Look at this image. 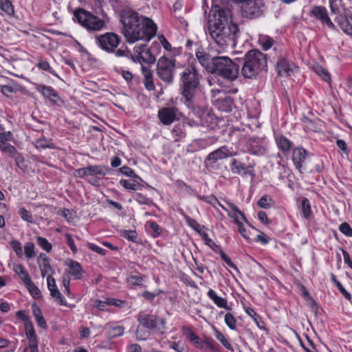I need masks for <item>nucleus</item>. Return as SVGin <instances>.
<instances>
[{
  "mask_svg": "<svg viewBox=\"0 0 352 352\" xmlns=\"http://www.w3.org/2000/svg\"><path fill=\"white\" fill-rule=\"evenodd\" d=\"M142 73L144 76L143 82L145 88L148 91H153L155 87L153 82V72L150 68L142 65Z\"/></svg>",
  "mask_w": 352,
  "mask_h": 352,
  "instance_id": "22",
  "label": "nucleus"
},
{
  "mask_svg": "<svg viewBox=\"0 0 352 352\" xmlns=\"http://www.w3.org/2000/svg\"><path fill=\"white\" fill-rule=\"evenodd\" d=\"M37 263L41 270L42 277L54 273V270L50 263V258L45 254H40L37 259Z\"/></svg>",
  "mask_w": 352,
  "mask_h": 352,
  "instance_id": "21",
  "label": "nucleus"
},
{
  "mask_svg": "<svg viewBox=\"0 0 352 352\" xmlns=\"http://www.w3.org/2000/svg\"><path fill=\"white\" fill-rule=\"evenodd\" d=\"M47 283L48 289L50 291L53 289L57 288L55 279L52 277V274H49L47 277Z\"/></svg>",
  "mask_w": 352,
  "mask_h": 352,
  "instance_id": "63",
  "label": "nucleus"
},
{
  "mask_svg": "<svg viewBox=\"0 0 352 352\" xmlns=\"http://www.w3.org/2000/svg\"><path fill=\"white\" fill-rule=\"evenodd\" d=\"M36 242L39 246H41L44 250L49 252L52 250V245L48 241L42 236H38L36 238Z\"/></svg>",
  "mask_w": 352,
  "mask_h": 352,
  "instance_id": "45",
  "label": "nucleus"
},
{
  "mask_svg": "<svg viewBox=\"0 0 352 352\" xmlns=\"http://www.w3.org/2000/svg\"><path fill=\"white\" fill-rule=\"evenodd\" d=\"M158 40L166 50L170 51L171 45L163 35L159 36Z\"/></svg>",
  "mask_w": 352,
  "mask_h": 352,
  "instance_id": "58",
  "label": "nucleus"
},
{
  "mask_svg": "<svg viewBox=\"0 0 352 352\" xmlns=\"http://www.w3.org/2000/svg\"><path fill=\"white\" fill-rule=\"evenodd\" d=\"M143 278L141 276L133 275L128 278V282L133 285H142Z\"/></svg>",
  "mask_w": 352,
  "mask_h": 352,
  "instance_id": "56",
  "label": "nucleus"
},
{
  "mask_svg": "<svg viewBox=\"0 0 352 352\" xmlns=\"http://www.w3.org/2000/svg\"><path fill=\"white\" fill-rule=\"evenodd\" d=\"M265 4L262 0H251L241 6V14L247 19H254L263 14Z\"/></svg>",
  "mask_w": 352,
  "mask_h": 352,
  "instance_id": "9",
  "label": "nucleus"
},
{
  "mask_svg": "<svg viewBox=\"0 0 352 352\" xmlns=\"http://www.w3.org/2000/svg\"><path fill=\"white\" fill-rule=\"evenodd\" d=\"M331 280L335 283L338 289L342 294V295L348 300H351V294L344 288L342 284L336 279L334 274H331Z\"/></svg>",
  "mask_w": 352,
  "mask_h": 352,
  "instance_id": "42",
  "label": "nucleus"
},
{
  "mask_svg": "<svg viewBox=\"0 0 352 352\" xmlns=\"http://www.w3.org/2000/svg\"><path fill=\"white\" fill-rule=\"evenodd\" d=\"M246 313L250 316L252 318V319L254 320V322L256 323L257 326L259 327V328H262V326L260 325L259 324V322H258V320H260V317L258 314H256V313L254 311V309H252V308H248L246 309Z\"/></svg>",
  "mask_w": 352,
  "mask_h": 352,
  "instance_id": "55",
  "label": "nucleus"
},
{
  "mask_svg": "<svg viewBox=\"0 0 352 352\" xmlns=\"http://www.w3.org/2000/svg\"><path fill=\"white\" fill-rule=\"evenodd\" d=\"M135 56H132L133 62H138L140 64L148 63L153 64L155 62V57L152 54L151 50L146 48V45H140L134 47Z\"/></svg>",
  "mask_w": 352,
  "mask_h": 352,
  "instance_id": "11",
  "label": "nucleus"
},
{
  "mask_svg": "<svg viewBox=\"0 0 352 352\" xmlns=\"http://www.w3.org/2000/svg\"><path fill=\"white\" fill-rule=\"evenodd\" d=\"M210 73L221 76L230 80H235L239 67L228 56H215Z\"/></svg>",
  "mask_w": 352,
  "mask_h": 352,
  "instance_id": "5",
  "label": "nucleus"
},
{
  "mask_svg": "<svg viewBox=\"0 0 352 352\" xmlns=\"http://www.w3.org/2000/svg\"><path fill=\"white\" fill-rule=\"evenodd\" d=\"M37 66L43 69V70H45V71H48L50 74L54 75V76H56V74L55 73V72L52 69V67L50 66V64L48 62L45 61V60H40L38 64H37Z\"/></svg>",
  "mask_w": 352,
  "mask_h": 352,
  "instance_id": "52",
  "label": "nucleus"
},
{
  "mask_svg": "<svg viewBox=\"0 0 352 352\" xmlns=\"http://www.w3.org/2000/svg\"><path fill=\"white\" fill-rule=\"evenodd\" d=\"M0 8L8 15H12L14 12V8L10 0H0Z\"/></svg>",
  "mask_w": 352,
  "mask_h": 352,
  "instance_id": "39",
  "label": "nucleus"
},
{
  "mask_svg": "<svg viewBox=\"0 0 352 352\" xmlns=\"http://www.w3.org/2000/svg\"><path fill=\"white\" fill-rule=\"evenodd\" d=\"M32 313L38 326L41 328L45 329L47 327V324L43 316L41 309L36 305V303L32 305Z\"/></svg>",
  "mask_w": 352,
  "mask_h": 352,
  "instance_id": "26",
  "label": "nucleus"
},
{
  "mask_svg": "<svg viewBox=\"0 0 352 352\" xmlns=\"http://www.w3.org/2000/svg\"><path fill=\"white\" fill-rule=\"evenodd\" d=\"M51 296L54 300L60 305L66 306L67 302L63 298V295L60 292L58 288L53 289L50 291Z\"/></svg>",
  "mask_w": 352,
  "mask_h": 352,
  "instance_id": "37",
  "label": "nucleus"
},
{
  "mask_svg": "<svg viewBox=\"0 0 352 352\" xmlns=\"http://www.w3.org/2000/svg\"><path fill=\"white\" fill-rule=\"evenodd\" d=\"M98 45L107 52H113L120 43L119 36L112 32H107L96 37Z\"/></svg>",
  "mask_w": 352,
  "mask_h": 352,
  "instance_id": "10",
  "label": "nucleus"
},
{
  "mask_svg": "<svg viewBox=\"0 0 352 352\" xmlns=\"http://www.w3.org/2000/svg\"><path fill=\"white\" fill-rule=\"evenodd\" d=\"M25 334L30 344L29 347L32 352L38 351V341L34 329L33 324L31 321L25 323Z\"/></svg>",
  "mask_w": 352,
  "mask_h": 352,
  "instance_id": "19",
  "label": "nucleus"
},
{
  "mask_svg": "<svg viewBox=\"0 0 352 352\" xmlns=\"http://www.w3.org/2000/svg\"><path fill=\"white\" fill-rule=\"evenodd\" d=\"M121 235L131 241H135L138 236L137 232L135 230H122Z\"/></svg>",
  "mask_w": 352,
  "mask_h": 352,
  "instance_id": "48",
  "label": "nucleus"
},
{
  "mask_svg": "<svg viewBox=\"0 0 352 352\" xmlns=\"http://www.w3.org/2000/svg\"><path fill=\"white\" fill-rule=\"evenodd\" d=\"M120 184L127 190H138L142 188V186L137 180L124 179L120 181Z\"/></svg>",
  "mask_w": 352,
  "mask_h": 352,
  "instance_id": "31",
  "label": "nucleus"
},
{
  "mask_svg": "<svg viewBox=\"0 0 352 352\" xmlns=\"http://www.w3.org/2000/svg\"><path fill=\"white\" fill-rule=\"evenodd\" d=\"M231 171L234 174H238L240 175H254V170L252 166H246L245 164L237 160L236 159H233L230 166Z\"/></svg>",
  "mask_w": 352,
  "mask_h": 352,
  "instance_id": "17",
  "label": "nucleus"
},
{
  "mask_svg": "<svg viewBox=\"0 0 352 352\" xmlns=\"http://www.w3.org/2000/svg\"><path fill=\"white\" fill-rule=\"evenodd\" d=\"M236 155V152L230 150L227 146H223L211 152L207 157L206 161L210 164H214L219 160L226 159Z\"/></svg>",
  "mask_w": 352,
  "mask_h": 352,
  "instance_id": "13",
  "label": "nucleus"
},
{
  "mask_svg": "<svg viewBox=\"0 0 352 352\" xmlns=\"http://www.w3.org/2000/svg\"><path fill=\"white\" fill-rule=\"evenodd\" d=\"M214 334L216 338L221 342V344L223 345L225 348H226L228 350H230L231 351H234L233 347L230 344V343L228 342V340L226 338L224 335L219 331L217 329L214 330Z\"/></svg>",
  "mask_w": 352,
  "mask_h": 352,
  "instance_id": "38",
  "label": "nucleus"
},
{
  "mask_svg": "<svg viewBox=\"0 0 352 352\" xmlns=\"http://www.w3.org/2000/svg\"><path fill=\"white\" fill-rule=\"evenodd\" d=\"M311 13L322 23L326 24L329 28H334L335 25L329 17L327 10L324 7L321 6H314L311 9Z\"/></svg>",
  "mask_w": 352,
  "mask_h": 352,
  "instance_id": "18",
  "label": "nucleus"
},
{
  "mask_svg": "<svg viewBox=\"0 0 352 352\" xmlns=\"http://www.w3.org/2000/svg\"><path fill=\"white\" fill-rule=\"evenodd\" d=\"M122 173L125 174L126 175L137 178L139 180L142 181V179L137 175H135L134 171L131 168H130L127 166H123L122 168Z\"/></svg>",
  "mask_w": 352,
  "mask_h": 352,
  "instance_id": "61",
  "label": "nucleus"
},
{
  "mask_svg": "<svg viewBox=\"0 0 352 352\" xmlns=\"http://www.w3.org/2000/svg\"><path fill=\"white\" fill-rule=\"evenodd\" d=\"M147 224L149 226V228L153 231L155 236H157L160 234V228L156 222L148 221Z\"/></svg>",
  "mask_w": 352,
  "mask_h": 352,
  "instance_id": "57",
  "label": "nucleus"
},
{
  "mask_svg": "<svg viewBox=\"0 0 352 352\" xmlns=\"http://www.w3.org/2000/svg\"><path fill=\"white\" fill-rule=\"evenodd\" d=\"M25 255L27 258H31L35 256V246L32 242H28L24 246Z\"/></svg>",
  "mask_w": 352,
  "mask_h": 352,
  "instance_id": "41",
  "label": "nucleus"
},
{
  "mask_svg": "<svg viewBox=\"0 0 352 352\" xmlns=\"http://www.w3.org/2000/svg\"><path fill=\"white\" fill-rule=\"evenodd\" d=\"M120 21L123 25L122 32L129 43L140 40L148 41L156 34L157 26L155 23L135 11L124 12Z\"/></svg>",
  "mask_w": 352,
  "mask_h": 352,
  "instance_id": "2",
  "label": "nucleus"
},
{
  "mask_svg": "<svg viewBox=\"0 0 352 352\" xmlns=\"http://www.w3.org/2000/svg\"><path fill=\"white\" fill-rule=\"evenodd\" d=\"M208 296L217 307L224 308L226 310H230V307L228 305L227 300L219 296L213 289H209L208 292Z\"/></svg>",
  "mask_w": 352,
  "mask_h": 352,
  "instance_id": "24",
  "label": "nucleus"
},
{
  "mask_svg": "<svg viewBox=\"0 0 352 352\" xmlns=\"http://www.w3.org/2000/svg\"><path fill=\"white\" fill-rule=\"evenodd\" d=\"M183 332L186 337L192 342L197 347L204 348L202 342L199 340L198 336L188 327H183Z\"/></svg>",
  "mask_w": 352,
  "mask_h": 352,
  "instance_id": "27",
  "label": "nucleus"
},
{
  "mask_svg": "<svg viewBox=\"0 0 352 352\" xmlns=\"http://www.w3.org/2000/svg\"><path fill=\"white\" fill-rule=\"evenodd\" d=\"M272 199L267 195H263L258 201V205L262 208H269L271 206Z\"/></svg>",
  "mask_w": 352,
  "mask_h": 352,
  "instance_id": "51",
  "label": "nucleus"
},
{
  "mask_svg": "<svg viewBox=\"0 0 352 352\" xmlns=\"http://www.w3.org/2000/svg\"><path fill=\"white\" fill-rule=\"evenodd\" d=\"M276 143L279 148L284 152L290 149V141L283 135L276 138Z\"/></svg>",
  "mask_w": 352,
  "mask_h": 352,
  "instance_id": "34",
  "label": "nucleus"
},
{
  "mask_svg": "<svg viewBox=\"0 0 352 352\" xmlns=\"http://www.w3.org/2000/svg\"><path fill=\"white\" fill-rule=\"evenodd\" d=\"M34 146L37 149H45L47 148H54V144L51 140H47L45 138L37 139L34 142Z\"/></svg>",
  "mask_w": 352,
  "mask_h": 352,
  "instance_id": "33",
  "label": "nucleus"
},
{
  "mask_svg": "<svg viewBox=\"0 0 352 352\" xmlns=\"http://www.w3.org/2000/svg\"><path fill=\"white\" fill-rule=\"evenodd\" d=\"M19 214L24 221H26L30 223H32L33 221L32 214L25 208H19Z\"/></svg>",
  "mask_w": 352,
  "mask_h": 352,
  "instance_id": "50",
  "label": "nucleus"
},
{
  "mask_svg": "<svg viewBox=\"0 0 352 352\" xmlns=\"http://www.w3.org/2000/svg\"><path fill=\"white\" fill-rule=\"evenodd\" d=\"M217 103L219 104H221L224 108H222L223 111H230V104H231V99L230 98H226L225 99H219L217 100Z\"/></svg>",
  "mask_w": 352,
  "mask_h": 352,
  "instance_id": "54",
  "label": "nucleus"
},
{
  "mask_svg": "<svg viewBox=\"0 0 352 352\" xmlns=\"http://www.w3.org/2000/svg\"><path fill=\"white\" fill-rule=\"evenodd\" d=\"M263 49L267 50L273 45L274 41L270 38H263L261 41Z\"/></svg>",
  "mask_w": 352,
  "mask_h": 352,
  "instance_id": "59",
  "label": "nucleus"
},
{
  "mask_svg": "<svg viewBox=\"0 0 352 352\" xmlns=\"http://www.w3.org/2000/svg\"><path fill=\"white\" fill-rule=\"evenodd\" d=\"M65 238H66L67 243L69 245V247L70 248L71 250L73 252H76L77 250V248L74 244V241L72 239L71 234H69L68 233L65 234Z\"/></svg>",
  "mask_w": 352,
  "mask_h": 352,
  "instance_id": "60",
  "label": "nucleus"
},
{
  "mask_svg": "<svg viewBox=\"0 0 352 352\" xmlns=\"http://www.w3.org/2000/svg\"><path fill=\"white\" fill-rule=\"evenodd\" d=\"M177 109L175 108H163L158 112L160 120L166 125H169L176 119Z\"/></svg>",
  "mask_w": 352,
  "mask_h": 352,
  "instance_id": "20",
  "label": "nucleus"
},
{
  "mask_svg": "<svg viewBox=\"0 0 352 352\" xmlns=\"http://www.w3.org/2000/svg\"><path fill=\"white\" fill-rule=\"evenodd\" d=\"M29 290L30 293L34 297H39L41 296V292L38 288L34 285V283L30 280L28 282L24 284Z\"/></svg>",
  "mask_w": 352,
  "mask_h": 352,
  "instance_id": "40",
  "label": "nucleus"
},
{
  "mask_svg": "<svg viewBox=\"0 0 352 352\" xmlns=\"http://www.w3.org/2000/svg\"><path fill=\"white\" fill-rule=\"evenodd\" d=\"M352 17L350 19L340 16L338 18V23L340 28L347 34L352 36V25L351 23Z\"/></svg>",
  "mask_w": 352,
  "mask_h": 352,
  "instance_id": "28",
  "label": "nucleus"
},
{
  "mask_svg": "<svg viewBox=\"0 0 352 352\" xmlns=\"http://www.w3.org/2000/svg\"><path fill=\"white\" fill-rule=\"evenodd\" d=\"M13 270L16 274H18L24 284L31 280L28 271L25 270L23 265L21 264H14Z\"/></svg>",
  "mask_w": 352,
  "mask_h": 352,
  "instance_id": "29",
  "label": "nucleus"
},
{
  "mask_svg": "<svg viewBox=\"0 0 352 352\" xmlns=\"http://www.w3.org/2000/svg\"><path fill=\"white\" fill-rule=\"evenodd\" d=\"M248 149L253 155H262L266 152V143L263 138H250L248 143Z\"/></svg>",
  "mask_w": 352,
  "mask_h": 352,
  "instance_id": "15",
  "label": "nucleus"
},
{
  "mask_svg": "<svg viewBox=\"0 0 352 352\" xmlns=\"http://www.w3.org/2000/svg\"><path fill=\"white\" fill-rule=\"evenodd\" d=\"M38 90L43 96L48 98L52 102L56 103V99L59 98L57 92L51 87L41 85L38 87Z\"/></svg>",
  "mask_w": 352,
  "mask_h": 352,
  "instance_id": "25",
  "label": "nucleus"
},
{
  "mask_svg": "<svg viewBox=\"0 0 352 352\" xmlns=\"http://www.w3.org/2000/svg\"><path fill=\"white\" fill-rule=\"evenodd\" d=\"M208 33L214 43L222 48L234 47L239 36L238 25L232 20L228 8L214 6L209 12Z\"/></svg>",
  "mask_w": 352,
  "mask_h": 352,
  "instance_id": "1",
  "label": "nucleus"
},
{
  "mask_svg": "<svg viewBox=\"0 0 352 352\" xmlns=\"http://www.w3.org/2000/svg\"><path fill=\"white\" fill-rule=\"evenodd\" d=\"M10 245L19 256H22V246L21 243L17 240H12L10 241Z\"/></svg>",
  "mask_w": 352,
  "mask_h": 352,
  "instance_id": "49",
  "label": "nucleus"
},
{
  "mask_svg": "<svg viewBox=\"0 0 352 352\" xmlns=\"http://www.w3.org/2000/svg\"><path fill=\"white\" fill-rule=\"evenodd\" d=\"M267 67L265 54L257 50L249 51L245 56L241 74L246 78H254Z\"/></svg>",
  "mask_w": 352,
  "mask_h": 352,
  "instance_id": "3",
  "label": "nucleus"
},
{
  "mask_svg": "<svg viewBox=\"0 0 352 352\" xmlns=\"http://www.w3.org/2000/svg\"><path fill=\"white\" fill-rule=\"evenodd\" d=\"M200 76L197 69L192 65L183 69L180 74L182 95L186 102L190 104L193 101L197 87L199 85Z\"/></svg>",
  "mask_w": 352,
  "mask_h": 352,
  "instance_id": "4",
  "label": "nucleus"
},
{
  "mask_svg": "<svg viewBox=\"0 0 352 352\" xmlns=\"http://www.w3.org/2000/svg\"><path fill=\"white\" fill-rule=\"evenodd\" d=\"M307 157V151L302 148H297L293 151L292 160L298 170L302 168V163L305 162Z\"/></svg>",
  "mask_w": 352,
  "mask_h": 352,
  "instance_id": "23",
  "label": "nucleus"
},
{
  "mask_svg": "<svg viewBox=\"0 0 352 352\" xmlns=\"http://www.w3.org/2000/svg\"><path fill=\"white\" fill-rule=\"evenodd\" d=\"M133 199L140 204L151 205L153 204L151 199L141 193H136L133 197Z\"/></svg>",
  "mask_w": 352,
  "mask_h": 352,
  "instance_id": "47",
  "label": "nucleus"
},
{
  "mask_svg": "<svg viewBox=\"0 0 352 352\" xmlns=\"http://www.w3.org/2000/svg\"><path fill=\"white\" fill-rule=\"evenodd\" d=\"M0 91L6 96H10V95L14 91L12 87L8 85L0 86Z\"/></svg>",
  "mask_w": 352,
  "mask_h": 352,
  "instance_id": "64",
  "label": "nucleus"
},
{
  "mask_svg": "<svg viewBox=\"0 0 352 352\" xmlns=\"http://www.w3.org/2000/svg\"><path fill=\"white\" fill-rule=\"evenodd\" d=\"M340 230L347 236H352V228L347 223H342L340 226Z\"/></svg>",
  "mask_w": 352,
  "mask_h": 352,
  "instance_id": "53",
  "label": "nucleus"
},
{
  "mask_svg": "<svg viewBox=\"0 0 352 352\" xmlns=\"http://www.w3.org/2000/svg\"><path fill=\"white\" fill-rule=\"evenodd\" d=\"M13 140L14 136L10 131L0 133V145L9 144L8 142Z\"/></svg>",
  "mask_w": 352,
  "mask_h": 352,
  "instance_id": "44",
  "label": "nucleus"
},
{
  "mask_svg": "<svg viewBox=\"0 0 352 352\" xmlns=\"http://www.w3.org/2000/svg\"><path fill=\"white\" fill-rule=\"evenodd\" d=\"M0 150L12 158L16 157L18 155V151L16 148L10 144L0 145Z\"/></svg>",
  "mask_w": 352,
  "mask_h": 352,
  "instance_id": "36",
  "label": "nucleus"
},
{
  "mask_svg": "<svg viewBox=\"0 0 352 352\" xmlns=\"http://www.w3.org/2000/svg\"><path fill=\"white\" fill-rule=\"evenodd\" d=\"M148 336L146 332H144L141 328L138 327L136 330V338L138 340H145Z\"/></svg>",
  "mask_w": 352,
  "mask_h": 352,
  "instance_id": "62",
  "label": "nucleus"
},
{
  "mask_svg": "<svg viewBox=\"0 0 352 352\" xmlns=\"http://www.w3.org/2000/svg\"><path fill=\"white\" fill-rule=\"evenodd\" d=\"M124 329L122 326H110L108 329V336L113 338L123 335Z\"/></svg>",
  "mask_w": 352,
  "mask_h": 352,
  "instance_id": "35",
  "label": "nucleus"
},
{
  "mask_svg": "<svg viewBox=\"0 0 352 352\" xmlns=\"http://www.w3.org/2000/svg\"><path fill=\"white\" fill-rule=\"evenodd\" d=\"M225 322L230 329H232V330L236 329V320L232 314L227 313L225 315Z\"/></svg>",
  "mask_w": 352,
  "mask_h": 352,
  "instance_id": "43",
  "label": "nucleus"
},
{
  "mask_svg": "<svg viewBox=\"0 0 352 352\" xmlns=\"http://www.w3.org/2000/svg\"><path fill=\"white\" fill-rule=\"evenodd\" d=\"M175 60L166 56L160 57L156 65V74L164 82L170 85L173 82Z\"/></svg>",
  "mask_w": 352,
  "mask_h": 352,
  "instance_id": "6",
  "label": "nucleus"
},
{
  "mask_svg": "<svg viewBox=\"0 0 352 352\" xmlns=\"http://www.w3.org/2000/svg\"><path fill=\"white\" fill-rule=\"evenodd\" d=\"M313 69L316 74L321 77L324 81L330 82L331 77L328 71L325 68L319 65H314L313 66Z\"/></svg>",
  "mask_w": 352,
  "mask_h": 352,
  "instance_id": "32",
  "label": "nucleus"
},
{
  "mask_svg": "<svg viewBox=\"0 0 352 352\" xmlns=\"http://www.w3.org/2000/svg\"><path fill=\"white\" fill-rule=\"evenodd\" d=\"M276 68L279 76L285 77H291L298 72V67L283 57L278 59Z\"/></svg>",
  "mask_w": 352,
  "mask_h": 352,
  "instance_id": "12",
  "label": "nucleus"
},
{
  "mask_svg": "<svg viewBox=\"0 0 352 352\" xmlns=\"http://www.w3.org/2000/svg\"><path fill=\"white\" fill-rule=\"evenodd\" d=\"M107 168L101 166H89L76 170L74 175L78 177H85L94 175H105Z\"/></svg>",
  "mask_w": 352,
  "mask_h": 352,
  "instance_id": "14",
  "label": "nucleus"
},
{
  "mask_svg": "<svg viewBox=\"0 0 352 352\" xmlns=\"http://www.w3.org/2000/svg\"><path fill=\"white\" fill-rule=\"evenodd\" d=\"M302 215L307 219L311 214V206L309 201L307 198H304L302 201Z\"/></svg>",
  "mask_w": 352,
  "mask_h": 352,
  "instance_id": "46",
  "label": "nucleus"
},
{
  "mask_svg": "<svg viewBox=\"0 0 352 352\" xmlns=\"http://www.w3.org/2000/svg\"><path fill=\"white\" fill-rule=\"evenodd\" d=\"M69 274L74 276L75 279H80L82 275L80 265L76 261H72L69 265Z\"/></svg>",
  "mask_w": 352,
  "mask_h": 352,
  "instance_id": "30",
  "label": "nucleus"
},
{
  "mask_svg": "<svg viewBox=\"0 0 352 352\" xmlns=\"http://www.w3.org/2000/svg\"><path fill=\"white\" fill-rule=\"evenodd\" d=\"M138 320L142 327L155 329L161 333H164L166 330L165 320L160 318L153 315H149L144 313H140L138 316Z\"/></svg>",
  "mask_w": 352,
  "mask_h": 352,
  "instance_id": "8",
  "label": "nucleus"
},
{
  "mask_svg": "<svg viewBox=\"0 0 352 352\" xmlns=\"http://www.w3.org/2000/svg\"><path fill=\"white\" fill-rule=\"evenodd\" d=\"M78 23L89 31H100L104 26V22L91 12L79 9L74 12Z\"/></svg>",
  "mask_w": 352,
  "mask_h": 352,
  "instance_id": "7",
  "label": "nucleus"
},
{
  "mask_svg": "<svg viewBox=\"0 0 352 352\" xmlns=\"http://www.w3.org/2000/svg\"><path fill=\"white\" fill-rule=\"evenodd\" d=\"M195 56L199 63L208 72H210L212 67H213L215 56H211L203 48H199L195 52Z\"/></svg>",
  "mask_w": 352,
  "mask_h": 352,
  "instance_id": "16",
  "label": "nucleus"
}]
</instances>
